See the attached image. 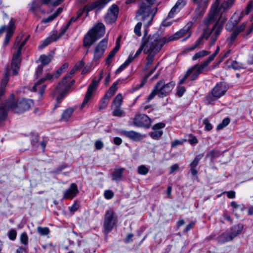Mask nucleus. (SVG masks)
I'll return each instance as SVG.
<instances>
[{
    "label": "nucleus",
    "instance_id": "obj_28",
    "mask_svg": "<svg viewBox=\"0 0 253 253\" xmlns=\"http://www.w3.org/2000/svg\"><path fill=\"white\" fill-rule=\"evenodd\" d=\"M210 0H198L197 2L194 1L195 3L198 5L197 12L200 14H202L207 8Z\"/></svg>",
    "mask_w": 253,
    "mask_h": 253
},
{
    "label": "nucleus",
    "instance_id": "obj_50",
    "mask_svg": "<svg viewBox=\"0 0 253 253\" xmlns=\"http://www.w3.org/2000/svg\"><path fill=\"white\" fill-rule=\"evenodd\" d=\"M138 172L139 174H147L149 172L148 169L144 165L138 167Z\"/></svg>",
    "mask_w": 253,
    "mask_h": 253
},
{
    "label": "nucleus",
    "instance_id": "obj_5",
    "mask_svg": "<svg viewBox=\"0 0 253 253\" xmlns=\"http://www.w3.org/2000/svg\"><path fill=\"white\" fill-rule=\"evenodd\" d=\"M105 32L104 25L102 23H98L84 35L83 39V46L89 48L94 42L104 35Z\"/></svg>",
    "mask_w": 253,
    "mask_h": 253
},
{
    "label": "nucleus",
    "instance_id": "obj_42",
    "mask_svg": "<svg viewBox=\"0 0 253 253\" xmlns=\"http://www.w3.org/2000/svg\"><path fill=\"white\" fill-rule=\"evenodd\" d=\"M117 17L114 15L113 14L108 12L106 16H105V21L108 23H111L114 22L116 19Z\"/></svg>",
    "mask_w": 253,
    "mask_h": 253
},
{
    "label": "nucleus",
    "instance_id": "obj_23",
    "mask_svg": "<svg viewBox=\"0 0 253 253\" xmlns=\"http://www.w3.org/2000/svg\"><path fill=\"white\" fill-rule=\"evenodd\" d=\"M121 134L135 141H140L143 138L142 135L140 133L133 130H122Z\"/></svg>",
    "mask_w": 253,
    "mask_h": 253
},
{
    "label": "nucleus",
    "instance_id": "obj_31",
    "mask_svg": "<svg viewBox=\"0 0 253 253\" xmlns=\"http://www.w3.org/2000/svg\"><path fill=\"white\" fill-rule=\"evenodd\" d=\"M74 111V109L71 107L66 109L62 114L61 120L65 122L68 121L71 118Z\"/></svg>",
    "mask_w": 253,
    "mask_h": 253
},
{
    "label": "nucleus",
    "instance_id": "obj_26",
    "mask_svg": "<svg viewBox=\"0 0 253 253\" xmlns=\"http://www.w3.org/2000/svg\"><path fill=\"white\" fill-rule=\"evenodd\" d=\"M204 153L200 154L197 155L191 163L190 164V167L192 174H197L198 171L196 169V167L199 164V161L204 157Z\"/></svg>",
    "mask_w": 253,
    "mask_h": 253
},
{
    "label": "nucleus",
    "instance_id": "obj_13",
    "mask_svg": "<svg viewBox=\"0 0 253 253\" xmlns=\"http://www.w3.org/2000/svg\"><path fill=\"white\" fill-rule=\"evenodd\" d=\"M103 78L102 72L100 74V76L98 80H96L95 79H93L92 83L89 84L87 90L86 91L85 96L84 99V101L81 106V109H82L85 105L88 103L89 100L90 99L92 96L93 92L95 90L98 86L99 83L100 82Z\"/></svg>",
    "mask_w": 253,
    "mask_h": 253
},
{
    "label": "nucleus",
    "instance_id": "obj_9",
    "mask_svg": "<svg viewBox=\"0 0 253 253\" xmlns=\"http://www.w3.org/2000/svg\"><path fill=\"white\" fill-rule=\"evenodd\" d=\"M193 23L192 22H189L183 27V28L175 33L173 35L170 36L168 38L162 37V39H165V40H164V41L166 40V42H168L173 40H177L182 37H184L182 41H185L189 38L191 35L190 29Z\"/></svg>",
    "mask_w": 253,
    "mask_h": 253
},
{
    "label": "nucleus",
    "instance_id": "obj_49",
    "mask_svg": "<svg viewBox=\"0 0 253 253\" xmlns=\"http://www.w3.org/2000/svg\"><path fill=\"white\" fill-rule=\"evenodd\" d=\"M142 26V23L139 22H138L135 26L134 32L135 34L137 35L138 36H140L141 35V28Z\"/></svg>",
    "mask_w": 253,
    "mask_h": 253
},
{
    "label": "nucleus",
    "instance_id": "obj_43",
    "mask_svg": "<svg viewBox=\"0 0 253 253\" xmlns=\"http://www.w3.org/2000/svg\"><path fill=\"white\" fill-rule=\"evenodd\" d=\"M230 123V119L228 118H225L223 120L222 123L219 124L216 127L217 130L222 129L224 127L227 126Z\"/></svg>",
    "mask_w": 253,
    "mask_h": 253
},
{
    "label": "nucleus",
    "instance_id": "obj_19",
    "mask_svg": "<svg viewBox=\"0 0 253 253\" xmlns=\"http://www.w3.org/2000/svg\"><path fill=\"white\" fill-rule=\"evenodd\" d=\"M79 193L78 186L75 183H72L63 193V198L72 200Z\"/></svg>",
    "mask_w": 253,
    "mask_h": 253
},
{
    "label": "nucleus",
    "instance_id": "obj_10",
    "mask_svg": "<svg viewBox=\"0 0 253 253\" xmlns=\"http://www.w3.org/2000/svg\"><path fill=\"white\" fill-rule=\"evenodd\" d=\"M71 79V76H70V75L65 76L62 79L61 82L59 83L55 89L54 90L53 94L54 96H56V99L57 102H59L63 98L64 95L69 88L68 83Z\"/></svg>",
    "mask_w": 253,
    "mask_h": 253
},
{
    "label": "nucleus",
    "instance_id": "obj_56",
    "mask_svg": "<svg viewBox=\"0 0 253 253\" xmlns=\"http://www.w3.org/2000/svg\"><path fill=\"white\" fill-rule=\"evenodd\" d=\"M185 88L184 86H178L177 87V95L179 96V97H181L183 95V94H184V93L185 92Z\"/></svg>",
    "mask_w": 253,
    "mask_h": 253
},
{
    "label": "nucleus",
    "instance_id": "obj_11",
    "mask_svg": "<svg viewBox=\"0 0 253 253\" xmlns=\"http://www.w3.org/2000/svg\"><path fill=\"white\" fill-rule=\"evenodd\" d=\"M174 85L175 84L173 82L166 84L164 80H162L156 84L154 87L158 92V96L160 97H164L169 94Z\"/></svg>",
    "mask_w": 253,
    "mask_h": 253
},
{
    "label": "nucleus",
    "instance_id": "obj_24",
    "mask_svg": "<svg viewBox=\"0 0 253 253\" xmlns=\"http://www.w3.org/2000/svg\"><path fill=\"white\" fill-rule=\"evenodd\" d=\"M186 0H177L175 4L171 8L168 14V17L171 18L173 17L174 14L179 11L186 4Z\"/></svg>",
    "mask_w": 253,
    "mask_h": 253
},
{
    "label": "nucleus",
    "instance_id": "obj_48",
    "mask_svg": "<svg viewBox=\"0 0 253 253\" xmlns=\"http://www.w3.org/2000/svg\"><path fill=\"white\" fill-rule=\"evenodd\" d=\"M108 12L110 13L113 14L117 17L119 13V9L117 5H113L109 9Z\"/></svg>",
    "mask_w": 253,
    "mask_h": 253
},
{
    "label": "nucleus",
    "instance_id": "obj_51",
    "mask_svg": "<svg viewBox=\"0 0 253 253\" xmlns=\"http://www.w3.org/2000/svg\"><path fill=\"white\" fill-rule=\"evenodd\" d=\"M203 124L205 125V129L207 130L210 131V130H211V129L212 128V125L210 123L209 120L207 118L204 119Z\"/></svg>",
    "mask_w": 253,
    "mask_h": 253
},
{
    "label": "nucleus",
    "instance_id": "obj_7",
    "mask_svg": "<svg viewBox=\"0 0 253 253\" xmlns=\"http://www.w3.org/2000/svg\"><path fill=\"white\" fill-rule=\"evenodd\" d=\"M226 20L227 19L223 18L220 21L216 22L212 29L206 28L204 31V37L210 40L211 45H213L216 41Z\"/></svg>",
    "mask_w": 253,
    "mask_h": 253
},
{
    "label": "nucleus",
    "instance_id": "obj_34",
    "mask_svg": "<svg viewBox=\"0 0 253 253\" xmlns=\"http://www.w3.org/2000/svg\"><path fill=\"white\" fill-rule=\"evenodd\" d=\"M133 61V58H132V55L130 54L127 59V60L120 66V67L116 71V73L118 74L122 72L125 69L132 61Z\"/></svg>",
    "mask_w": 253,
    "mask_h": 253
},
{
    "label": "nucleus",
    "instance_id": "obj_37",
    "mask_svg": "<svg viewBox=\"0 0 253 253\" xmlns=\"http://www.w3.org/2000/svg\"><path fill=\"white\" fill-rule=\"evenodd\" d=\"M78 18L76 17H72L69 21L68 22L67 24L61 29V32L59 33V37H61L63 36L66 31L67 30V29L69 28V26L71 24L72 22H75Z\"/></svg>",
    "mask_w": 253,
    "mask_h": 253
},
{
    "label": "nucleus",
    "instance_id": "obj_58",
    "mask_svg": "<svg viewBox=\"0 0 253 253\" xmlns=\"http://www.w3.org/2000/svg\"><path fill=\"white\" fill-rule=\"evenodd\" d=\"M42 71H43L42 65H40L38 67L37 69L36 70L35 74H36V77L37 78L40 77L42 75Z\"/></svg>",
    "mask_w": 253,
    "mask_h": 253
},
{
    "label": "nucleus",
    "instance_id": "obj_59",
    "mask_svg": "<svg viewBox=\"0 0 253 253\" xmlns=\"http://www.w3.org/2000/svg\"><path fill=\"white\" fill-rule=\"evenodd\" d=\"M231 67L235 70H237L242 68V64L235 61L232 62Z\"/></svg>",
    "mask_w": 253,
    "mask_h": 253
},
{
    "label": "nucleus",
    "instance_id": "obj_25",
    "mask_svg": "<svg viewBox=\"0 0 253 253\" xmlns=\"http://www.w3.org/2000/svg\"><path fill=\"white\" fill-rule=\"evenodd\" d=\"M46 87V84H43V82L42 81V80L40 79L35 83L31 90L33 91H38L41 95H42Z\"/></svg>",
    "mask_w": 253,
    "mask_h": 253
},
{
    "label": "nucleus",
    "instance_id": "obj_22",
    "mask_svg": "<svg viewBox=\"0 0 253 253\" xmlns=\"http://www.w3.org/2000/svg\"><path fill=\"white\" fill-rule=\"evenodd\" d=\"M243 14V12H242L240 16H238L237 15L236 13H234L227 23L226 25V29L228 31H232L241 20L242 17V15Z\"/></svg>",
    "mask_w": 253,
    "mask_h": 253
},
{
    "label": "nucleus",
    "instance_id": "obj_55",
    "mask_svg": "<svg viewBox=\"0 0 253 253\" xmlns=\"http://www.w3.org/2000/svg\"><path fill=\"white\" fill-rule=\"evenodd\" d=\"M104 195L106 199H111L114 197V193L109 190H106L104 192Z\"/></svg>",
    "mask_w": 253,
    "mask_h": 253
},
{
    "label": "nucleus",
    "instance_id": "obj_39",
    "mask_svg": "<svg viewBox=\"0 0 253 253\" xmlns=\"http://www.w3.org/2000/svg\"><path fill=\"white\" fill-rule=\"evenodd\" d=\"M39 60L41 62L42 65H45L50 62L51 61V57L50 56L42 55L40 57Z\"/></svg>",
    "mask_w": 253,
    "mask_h": 253
},
{
    "label": "nucleus",
    "instance_id": "obj_44",
    "mask_svg": "<svg viewBox=\"0 0 253 253\" xmlns=\"http://www.w3.org/2000/svg\"><path fill=\"white\" fill-rule=\"evenodd\" d=\"M109 99L110 98H108L107 97H105V95H104L99 105V110H101L102 109H103L106 108L108 103H109Z\"/></svg>",
    "mask_w": 253,
    "mask_h": 253
},
{
    "label": "nucleus",
    "instance_id": "obj_17",
    "mask_svg": "<svg viewBox=\"0 0 253 253\" xmlns=\"http://www.w3.org/2000/svg\"><path fill=\"white\" fill-rule=\"evenodd\" d=\"M107 40L104 39L95 47L93 57L94 61H96L102 57L107 47Z\"/></svg>",
    "mask_w": 253,
    "mask_h": 253
},
{
    "label": "nucleus",
    "instance_id": "obj_21",
    "mask_svg": "<svg viewBox=\"0 0 253 253\" xmlns=\"http://www.w3.org/2000/svg\"><path fill=\"white\" fill-rule=\"evenodd\" d=\"M20 55L21 53L19 51H16V52L13 55L11 62V69L13 71V74L14 75L18 74V70L20 68L21 63Z\"/></svg>",
    "mask_w": 253,
    "mask_h": 253
},
{
    "label": "nucleus",
    "instance_id": "obj_63",
    "mask_svg": "<svg viewBox=\"0 0 253 253\" xmlns=\"http://www.w3.org/2000/svg\"><path fill=\"white\" fill-rule=\"evenodd\" d=\"M27 246L19 247L16 251L15 253H27Z\"/></svg>",
    "mask_w": 253,
    "mask_h": 253
},
{
    "label": "nucleus",
    "instance_id": "obj_62",
    "mask_svg": "<svg viewBox=\"0 0 253 253\" xmlns=\"http://www.w3.org/2000/svg\"><path fill=\"white\" fill-rule=\"evenodd\" d=\"M115 55V53L113 52L112 51H111L109 55H108V56L107 57V58H106V60L107 64L109 65L111 63V62L112 61V59L113 58Z\"/></svg>",
    "mask_w": 253,
    "mask_h": 253
},
{
    "label": "nucleus",
    "instance_id": "obj_29",
    "mask_svg": "<svg viewBox=\"0 0 253 253\" xmlns=\"http://www.w3.org/2000/svg\"><path fill=\"white\" fill-rule=\"evenodd\" d=\"M147 34V31H145L144 32V35L143 39H142V44L140 47V48L137 50V51L136 52V53L134 56H132V54H131L132 55V58H133V60H134V59L135 58L138 57L140 55V54L141 53L142 51L143 50H144V49L146 47L147 44V39H145V38H146Z\"/></svg>",
    "mask_w": 253,
    "mask_h": 253
},
{
    "label": "nucleus",
    "instance_id": "obj_14",
    "mask_svg": "<svg viewBox=\"0 0 253 253\" xmlns=\"http://www.w3.org/2000/svg\"><path fill=\"white\" fill-rule=\"evenodd\" d=\"M226 91L225 86L222 83H218L212 89L211 94L207 96V100L211 103L223 95Z\"/></svg>",
    "mask_w": 253,
    "mask_h": 253
},
{
    "label": "nucleus",
    "instance_id": "obj_33",
    "mask_svg": "<svg viewBox=\"0 0 253 253\" xmlns=\"http://www.w3.org/2000/svg\"><path fill=\"white\" fill-rule=\"evenodd\" d=\"M60 37H59V35L58 36L57 38H55V36H52L50 37H48L45 40H44L42 43H41L39 46V48L40 49H42L44 47H45L46 46L48 45L49 44H50L52 41H55L58 39L60 38Z\"/></svg>",
    "mask_w": 253,
    "mask_h": 253
},
{
    "label": "nucleus",
    "instance_id": "obj_40",
    "mask_svg": "<svg viewBox=\"0 0 253 253\" xmlns=\"http://www.w3.org/2000/svg\"><path fill=\"white\" fill-rule=\"evenodd\" d=\"M158 65V64L155 66V67L154 69H153L151 71H150V72L146 76V77L144 79V80L141 82V83L140 84L135 86L134 90H137L139 88H140V87H141L142 86H143V85L146 82L147 79L149 78V76H150L154 72V71L157 68Z\"/></svg>",
    "mask_w": 253,
    "mask_h": 253
},
{
    "label": "nucleus",
    "instance_id": "obj_47",
    "mask_svg": "<svg viewBox=\"0 0 253 253\" xmlns=\"http://www.w3.org/2000/svg\"><path fill=\"white\" fill-rule=\"evenodd\" d=\"M112 114L114 116L122 117L124 116V112L120 109V107H114Z\"/></svg>",
    "mask_w": 253,
    "mask_h": 253
},
{
    "label": "nucleus",
    "instance_id": "obj_36",
    "mask_svg": "<svg viewBox=\"0 0 253 253\" xmlns=\"http://www.w3.org/2000/svg\"><path fill=\"white\" fill-rule=\"evenodd\" d=\"M220 155L219 151L211 150L206 156V158H209L211 161H213L215 158L218 157Z\"/></svg>",
    "mask_w": 253,
    "mask_h": 253
},
{
    "label": "nucleus",
    "instance_id": "obj_60",
    "mask_svg": "<svg viewBox=\"0 0 253 253\" xmlns=\"http://www.w3.org/2000/svg\"><path fill=\"white\" fill-rule=\"evenodd\" d=\"M252 9H253V1L248 3L245 10V14H248Z\"/></svg>",
    "mask_w": 253,
    "mask_h": 253
},
{
    "label": "nucleus",
    "instance_id": "obj_30",
    "mask_svg": "<svg viewBox=\"0 0 253 253\" xmlns=\"http://www.w3.org/2000/svg\"><path fill=\"white\" fill-rule=\"evenodd\" d=\"M8 74L9 71L8 70L6 71L4 76L1 81L0 87V96H1L4 93V88L9 80Z\"/></svg>",
    "mask_w": 253,
    "mask_h": 253
},
{
    "label": "nucleus",
    "instance_id": "obj_1",
    "mask_svg": "<svg viewBox=\"0 0 253 253\" xmlns=\"http://www.w3.org/2000/svg\"><path fill=\"white\" fill-rule=\"evenodd\" d=\"M155 0H145L139 6L136 17L138 20H141L145 26H149L157 12V8H152L151 5L154 3Z\"/></svg>",
    "mask_w": 253,
    "mask_h": 253
},
{
    "label": "nucleus",
    "instance_id": "obj_12",
    "mask_svg": "<svg viewBox=\"0 0 253 253\" xmlns=\"http://www.w3.org/2000/svg\"><path fill=\"white\" fill-rule=\"evenodd\" d=\"M117 222V218L113 210L110 209L105 212L104 228L106 232L111 231Z\"/></svg>",
    "mask_w": 253,
    "mask_h": 253
},
{
    "label": "nucleus",
    "instance_id": "obj_20",
    "mask_svg": "<svg viewBox=\"0 0 253 253\" xmlns=\"http://www.w3.org/2000/svg\"><path fill=\"white\" fill-rule=\"evenodd\" d=\"M109 1V0H97L94 2L86 4L84 6V9L86 13V15L88 12L95 8L101 9L103 8Z\"/></svg>",
    "mask_w": 253,
    "mask_h": 253
},
{
    "label": "nucleus",
    "instance_id": "obj_4",
    "mask_svg": "<svg viewBox=\"0 0 253 253\" xmlns=\"http://www.w3.org/2000/svg\"><path fill=\"white\" fill-rule=\"evenodd\" d=\"M32 105L33 101L30 99H23L15 102L13 98H11L7 100L4 104L0 106V108L1 107V110L5 112L6 118L8 110H11L16 113L20 114L28 110Z\"/></svg>",
    "mask_w": 253,
    "mask_h": 253
},
{
    "label": "nucleus",
    "instance_id": "obj_38",
    "mask_svg": "<svg viewBox=\"0 0 253 253\" xmlns=\"http://www.w3.org/2000/svg\"><path fill=\"white\" fill-rule=\"evenodd\" d=\"M210 53V52L204 50L200 51L194 54L192 57V59L193 60H196L198 59L203 58L204 57L209 55Z\"/></svg>",
    "mask_w": 253,
    "mask_h": 253
},
{
    "label": "nucleus",
    "instance_id": "obj_18",
    "mask_svg": "<svg viewBox=\"0 0 253 253\" xmlns=\"http://www.w3.org/2000/svg\"><path fill=\"white\" fill-rule=\"evenodd\" d=\"M166 125L164 123L156 124L152 126V131L149 133V135L154 139H159L163 134L162 129Z\"/></svg>",
    "mask_w": 253,
    "mask_h": 253
},
{
    "label": "nucleus",
    "instance_id": "obj_41",
    "mask_svg": "<svg viewBox=\"0 0 253 253\" xmlns=\"http://www.w3.org/2000/svg\"><path fill=\"white\" fill-rule=\"evenodd\" d=\"M37 232L41 236H46L49 233L50 230L48 227L39 226L37 227Z\"/></svg>",
    "mask_w": 253,
    "mask_h": 253
},
{
    "label": "nucleus",
    "instance_id": "obj_8",
    "mask_svg": "<svg viewBox=\"0 0 253 253\" xmlns=\"http://www.w3.org/2000/svg\"><path fill=\"white\" fill-rule=\"evenodd\" d=\"M244 226L242 224L235 225L230 229V230L223 233L219 238L221 243L232 241L234 238L240 234L243 229Z\"/></svg>",
    "mask_w": 253,
    "mask_h": 253
},
{
    "label": "nucleus",
    "instance_id": "obj_61",
    "mask_svg": "<svg viewBox=\"0 0 253 253\" xmlns=\"http://www.w3.org/2000/svg\"><path fill=\"white\" fill-rule=\"evenodd\" d=\"M79 207V203L77 202H75L72 206L69 207V210L71 212H74L78 209Z\"/></svg>",
    "mask_w": 253,
    "mask_h": 253
},
{
    "label": "nucleus",
    "instance_id": "obj_54",
    "mask_svg": "<svg viewBox=\"0 0 253 253\" xmlns=\"http://www.w3.org/2000/svg\"><path fill=\"white\" fill-rule=\"evenodd\" d=\"M157 94L158 95V92L156 90V88L154 87L153 90L152 91L151 93L148 96L147 99V102H148L150 100L153 99L154 98V97L156 96V95H157Z\"/></svg>",
    "mask_w": 253,
    "mask_h": 253
},
{
    "label": "nucleus",
    "instance_id": "obj_64",
    "mask_svg": "<svg viewBox=\"0 0 253 253\" xmlns=\"http://www.w3.org/2000/svg\"><path fill=\"white\" fill-rule=\"evenodd\" d=\"M111 179L118 182L123 180L122 175H112Z\"/></svg>",
    "mask_w": 253,
    "mask_h": 253
},
{
    "label": "nucleus",
    "instance_id": "obj_16",
    "mask_svg": "<svg viewBox=\"0 0 253 253\" xmlns=\"http://www.w3.org/2000/svg\"><path fill=\"white\" fill-rule=\"evenodd\" d=\"M133 122L136 126L149 128L151 124V120L145 114H137L134 117Z\"/></svg>",
    "mask_w": 253,
    "mask_h": 253
},
{
    "label": "nucleus",
    "instance_id": "obj_3",
    "mask_svg": "<svg viewBox=\"0 0 253 253\" xmlns=\"http://www.w3.org/2000/svg\"><path fill=\"white\" fill-rule=\"evenodd\" d=\"M235 0H227L220 2V0H216L212 4L208 17L205 20V23L209 25L220 17V12L230 8L233 5Z\"/></svg>",
    "mask_w": 253,
    "mask_h": 253
},
{
    "label": "nucleus",
    "instance_id": "obj_6",
    "mask_svg": "<svg viewBox=\"0 0 253 253\" xmlns=\"http://www.w3.org/2000/svg\"><path fill=\"white\" fill-rule=\"evenodd\" d=\"M219 51V47L217 46L214 52L201 65L198 64L194 65L192 68L189 69L186 74L190 80H195L199 74L206 70L207 66L211 62Z\"/></svg>",
    "mask_w": 253,
    "mask_h": 253
},
{
    "label": "nucleus",
    "instance_id": "obj_46",
    "mask_svg": "<svg viewBox=\"0 0 253 253\" xmlns=\"http://www.w3.org/2000/svg\"><path fill=\"white\" fill-rule=\"evenodd\" d=\"M20 242L25 246H27L28 242V238L25 232L22 233L20 235Z\"/></svg>",
    "mask_w": 253,
    "mask_h": 253
},
{
    "label": "nucleus",
    "instance_id": "obj_45",
    "mask_svg": "<svg viewBox=\"0 0 253 253\" xmlns=\"http://www.w3.org/2000/svg\"><path fill=\"white\" fill-rule=\"evenodd\" d=\"M59 77V76H56V72L54 73V74L47 73L46 74L44 78H42L41 79L42 80V81H43L44 83L46 80H51L53 79H57Z\"/></svg>",
    "mask_w": 253,
    "mask_h": 253
},
{
    "label": "nucleus",
    "instance_id": "obj_57",
    "mask_svg": "<svg viewBox=\"0 0 253 253\" xmlns=\"http://www.w3.org/2000/svg\"><path fill=\"white\" fill-rule=\"evenodd\" d=\"M239 33L235 30H234L231 33L230 37L228 38V40L230 41V42H232L237 38Z\"/></svg>",
    "mask_w": 253,
    "mask_h": 253
},
{
    "label": "nucleus",
    "instance_id": "obj_53",
    "mask_svg": "<svg viewBox=\"0 0 253 253\" xmlns=\"http://www.w3.org/2000/svg\"><path fill=\"white\" fill-rule=\"evenodd\" d=\"M17 236V233L16 230L14 229L11 230L8 233V237L9 239L12 241H14L15 240Z\"/></svg>",
    "mask_w": 253,
    "mask_h": 253
},
{
    "label": "nucleus",
    "instance_id": "obj_2",
    "mask_svg": "<svg viewBox=\"0 0 253 253\" xmlns=\"http://www.w3.org/2000/svg\"><path fill=\"white\" fill-rule=\"evenodd\" d=\"M165 39H162L158 34L150 36L147 38V44L144 49V53L148 54L147 60L153 61L155 55L161 50L163 45L166 43Z\"/></svg>",
    "mask_w": 253,
    "mask_h": 253
},
{
    "label": "nucleus",
    "instance_id": "obj_35",
    "mask_svg": "<svg viewBox=\"0 0 253 253\" xmlns=\"http://www.w3.org/2000/svg\"><path fill=\"white\" fill-rule=\"evenodd\" d=\"M123 102V96L121 93H118L113 102V106L118 108L121 107Z\"/></svg>",
    "mask_w": 253,
    "mask_h": 253
},
{
    "label": "nucleus",
    "instance_id": "obj_15",
    "mask_svg": "<svg viewBox=\"0 0 253 253\" xmlns=\"http://www.w3.org/2000/svg\"><path fill=\"white\" fill-rule=\"evenodd\" d=\"M15 20L14 19L11 18L8 26L3 25L0 28V35L5 31L6 32V34L3 42L4 46H6L8 44L9 41L14 33L15 29Z\"/></svg>",
    "mask_w": 253,
    "mask_h": 253
},
{
    "label": "nucleus",
    "instance_id": "obj_27",
    "mask_svg": "<svg viewBox=\"0 0 253 253\" xmlns=\"http://www.w3.org/2000/svg\"><path fill=\"white\" fill-rule=\"evenodd\" d=\"M22 36H18L15 41V42L13 45V48L14 49L17 48V51H19L20 53H21V50L23 47L26 44L28 38H29V36H27L26 39H25L20 43V42L22 40Z\"/></svg>",
    "mask_w": 253,
    "mask_h": 253
},
{
    "label": "nucleus",
    "instance_id": "obj_52",
    "mask_svg": "<svg viewBox=\"0 0 253 253\" xmlns=\"http://www.w3.org/2000/svg\"><path fill=\"white\" fill-rule=\"evenodd\" d=\"M68 67V64L67 63L64 64L56 72L57 76H60L62 72Z\"/></svg>",
    "mask_w": 253,
    "mask_h": 253
},
{
    "label": "nucleus",
    "instance_id": "obj_32",
    "mask_svg": "<svg viewBox=\"0 0 253 253\" xmlns=\"http://www.w3.org/2000/svg\"><path fill=\"white\" fill-rule=\"evenodd\" d=\"M118 84L119 81L114 82L105 94V97H107L108 98H111L117 90Z\"/></svg>",
    "mask_w": 253,
    "mask_h": 253
}]
</instances>
